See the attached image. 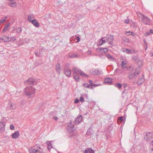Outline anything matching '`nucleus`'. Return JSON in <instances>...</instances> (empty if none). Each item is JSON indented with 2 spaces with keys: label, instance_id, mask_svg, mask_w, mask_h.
I'll use <instances>...</instances> for the list:
<instances>
[{
  "label": "nucleus",
  "instance_id": "1",
  "mask_svg": "<svg viewBox=\"0 0 153 153\" xmlns=\"http://www.w3.org/2000/svg\"><path fill=\"white\" fill-rule=\"evenodd\" d=\"M35 89L32 86H27L25 89V94L27 96H30L35 93Z\"/></svg>",
  "mask_w": 153,
  "mask_h": 153
},
{
  "label": "nucleus",
  "instance_id": "2",
  "mask_svg": "<svg viewBox=\"0 0 153 153\" xmlns=\"http://www.w3.org/2000/svg\"><path fill=\"white\" fill-rule=\"evenodd\" d=\"M72 70L73 71V75L74 74H79L80 75L86 77L88 76L87 75L85 74L83 71L78 68L73 67H72Z\"/></svg>",
  "mask_w": 153,
  "mask_h": 153
},
{
  "label": "nucleus",
  "instance_id": "3",
  "mask_svg": "<svg viewBox=\"0 0 153 153\" xmlns=\"http://www.w3.org/2000/svg\"><path fill=\"white\" fill-rule=\"evenodd\" d=\"M29 151L30 153H41L43 152V150L42 149L36 145L33 148H31Z\"/></svg>",
  "mask_w": 153,
  "mask_h": 153
},
{
  "label": "nucleus",
  "instance_id": "4",
  "mask_svg": "<svg viewBox=\"0 0 153 153\" xmlns=\"http://www.w3.org/2000/svg\"><path fill=\"white\" fill-rule=\"evenodd\" d=\"M64 73L65 75L68 77L69 78L71 76V70L70 68V64L67 63L64 67Z\"/></svg>",
  "mask_w": 153,
  "mask_h": 153
},
{
  "label": "nucleus",
  "instance_id": "5",
  "mask_svg": "<svg viewBox=\"0 0 153 153\" xmlns=\"http://www.w3.org/2000/svg\"><path fill=\"white\" fill-rule=\"evenodd\" d=\"M153 139V133L150 132H147L144 137V139L147 141L151 142Z\"/></svg>",
  "mask_w": 153,
  "mask_h": 153
},
{
  "label": "nucleus",
  "instance_id": "6",
  "mask_svg": "<svg viewBox=\"0 0 153 153\" xmlns=\"http://www.w3.org/2000/svg\"><path fill=\"white\" fill-rule=\"evenodd\" d=\"M140 14L142 17V21L144 23L146 24H148L150 22V19L149 18L146 16L144 15L141 13H140Z\"/></svg>",
  "mask_w": 153,
  "mask_h": 153
},
{
  "label": "nucleus",
  "instance_id": "7",
  "mask_svg": "<svg viewBox=\"0 0 153 153\" xmlns=\"http://www.w3.org/2000/svg\"><path fill=\"white\" fill-rule=\"evenodd\" d=\"M25 83L27 84L30 85H35L37 83L36 81V79L32 78L28 79L25 81Z\"/></svg>",
  "mask_w": 153,
  "mask_h": 153
},
{
  "label": "nucleus",
  "instance_id": "8",
  "mask_svg": "<svg viewBox=\"0 0 153 153\" xmlns=\"http://www.w3.org/2000/svg\"><path fill=\"white\" fill-rule=\"evenodd\" d=\"M82 121V117L81 115L77 117L75 120L74 123L76 125L79 124Z\"/></svg>",
  "mask_w": 153,
  "mask_h": 153
},
{
  "label": "nucleus",
  "instance_id": "9",
  "mask_svg": "<svg viewBox=\"0 0 153 153\" xmlns=\"http://www.w3.org/2000/svg\"><path fill=\"white\" fill-rule=\"evenodd\" d=\"M114 39L113 36L111 35L109 36L106 37V41H108V43L111 45L113 44Z\"/></svg>",
  "mask_w": 153,
  "mask_h": 153
},
{
  "label": "nucleus",
  "instance_id": "10",
  "mask_svg": "<svg viewBox=\"0 0 153 153\" xmlns=\"http://www.w3.org/2000/svg\"><path fill=\"white\" fill-rule=\"evenodd\" d=\"M124 52L128 54H132L136 53L137 52V51L134 49L130 50L126 48L124 50Z\"/></svg>",
  "mask_w": 153,
  "mask_h": 153
},
{
  "label": "nucleus",
  "instance_id": "11",
  "mask_svg": "<svg viewBox=\"0 0 153 153\" xmlns=\"http://www.w3.org/2000/svg\"><path fill=\"white\" fill-rule=\"evenodd\" d=\"M0 40L3 41L5 42H7L11 41V38L9 36H4L2 37H0Z\"/></svg>",
  "mask_w": 153,
  "mask_h": 153
},
{
  "label": "nucleus",
  "instance_id": "12",
  "mask_svg": "<svg viewBox=\"0 0 153 153\" xmlns=\"http://www.w3.org/2000/svg\"><path fill=\"white\" fill-rule=\"evenodd\" d=\"M104 82L105 84L111 85L112 84L113 82L111 78H106L105 79Z\"/></svg>",
  "mask_w": 153,
  "mask_h": 153
},
{
  "label": "nucleus",
  "instance_id": "13",
  "mask_svg": "<svg viewBox=\"0 0 153 153\" xmlns=\"http://www.w3.org/2000/svg\"><path fill=\"white\" fill-rule=\"evenodd\" d=\"M141 68L140 67H138L135 70V71L134 73V75L137 76L138 75H139L141 72Z\"/></svg>",
  "mask_w": 153,
  "mask_h": 153
},
{
  "label": "nucleus",
  "instance_id": "14",
  "mask_svg": "<svg viewBox=\"0 0 153 153\" xmlns=\"http://www.w3.org/2000/svg\"><path fill=\"white\" fill-rule=\"evenodd\" d=\"M9 6L11 7H14L16 6V3L15 0H11L8 3Z\"/></svg>",
  "mask_w": 153,
  "mask_h": 153
},
{
  "label": "nucleus",
  "instance_id": "15",
  "mask_svg": "<svg viewBox=\"0 0 153 153\" xmlns=\"http://www.w3.org/2000/svg\"><path fill=\"white\" fill-rule=\"evenodd\" d=\"M144 81V76L143 75L142 76L140 77L137 82V84L138 85H140L142 84Z\"/></svg>",
  "mask_w": 153,
  "mask_h": 153
},
{
  "label": "nucleus",
  "instance_id": "16",
  "mask_svg": "<svg viewBox=\"0 0 153 153\" xmlns=\"http://www.w3.org/2000/svg\"><path fill=\"white\" fill-rule=\"evenodd\" d=\"M8 107L11 109H15L16 108V107L14 103L10 102L8 104Z\"/></svg>",
  "mask_w": 153,
  "mask_h": 153
},
{
  "label": "nucleus",
  "instance_id": "17",
  "mask_svg": "<svg viewBox=\"0 0 153 153\" xmlns=\"http://www.w3.org/2000/svg\"><path fill=\"white\" fill-rule=\"evenodd\" d=\"M106 37H103L99 40V45H101L106 42Z\"/></svg>",
  "mask_w": 153,
  "mask_h": 153
},
{
  "label": "nucleus",
  "instance_id": "18",
  "mask_svg": "<svg viewBox=\"0 0 153 153\" xmlns=\"http://www.w3.org/2000/svg\"><path fill=\"white\" fill-rule=\"evenodd\" d=\"M97 51H100L101 53H105L108 52V50L106 48H100L97 49Z\"/></svg>",
  "mask_w": 153,
  "mask_h": 153
},
{
  "label": "nucleus",
  "instance_id": "19",
  "mask_svg": "<svg viewBox=\"0 0 153 153\" xmlns=\"http://www.w3.org/2000/svg\"><path fill=\"white\" fill-rule=\"evenodd\" d=\"M92 73L94 75H99L101 74V71H100L98 69H92Z\"/></svg>",
  "mask_w": 153,
  "mask_h": 153
},
{
  "label": "nucleus",
  "instance_id": "20",
  "mask_svg": "<svg viewBox=\"0 0 153 153\" xmlns=\"http://www.w3.org/2000/svg\"><path fill=\"white\" fill-rule=\"evenodd\" d=\"M19 132L18 131H16L14 133L12 134V138L13 139L16 138L19 136Z\"/></svg>",
  "mask_w": 153,
  "mask_h": 153
},
{
  "label": "nucleus",
  "instance_id": "21",
  "mask_svg": "<svg viewBox=\"0 0 153 153\" xmlns=\"http://www.w3.org/2000/svg\"><path fill=\"white\" fill-rule=\"evenodd\" d=\"M31 22L36 27H38L39 26V24L36 19L33 20Z\"/></svg>",
  "mask_w": 153,
  "mask_h": 153
},
{
  "label": "nucleus",
  "instance_id": "22",
  "mask_svg": "<svg viewBox=\"0 0 153 153\" xmlns=\"http://www.w3.org/2000/svg\"><path fill=\"white\" fill-rule=\"evenodd\" d=\"M61 69L60 65L59 63H57L56 65V71L58 74H60Z\"/></svg>",
  "mask_w": 153,
  "mask_h": 153
},
{
  "label": "nucleus",
  "instance_id": "23",
  "mask_svg": "<svg viewBox=\"0 0 153 153\" xmlns=\"http://www.w3.org/2000/svg\"><path fill=\"white\" fill-rule=\"evenodd\" d=\"M10 27V25L9 23H8L6 24L4 27V28L2 30V32H4L6 31H7L8 30V28Z\"/></svg>",
  "mask_w": 153,
  "mask_h": 153
},
{
  "label": "nucleus",
  "instance_id": "24",
  "mask_svg": "<svg viewBox=\"0 0 153 153\" xmlns=\"http://www.w3.org/2000/svg\"><path fill=\"white\" fill-rule=\"evenodd\" d=\"M51 141H48L46 142L47 146V148L49 150H50L52 148H53L51 144Z\"/></svg>",
  "mask_w": 153,
  "mask_h": 153
},
{
  "label": "nucleus",
  "instance_id": "25",
  "mask_svg": "<svg viewBox=\"0 0 153 153\" xmlns=\"http://www.w3.org/2000/svg\"><path fill=\"white\" fill-rule=\"evenodd\" d=\"M94 150L90 148H88L87 149H86L84 151V153H94Z\"/></svg>",
  "mask_w": 153,
  "mask_h": 153
},
{
  "label": "nucleus",
  "instance_id": "26",
  "mask_svg": "<svg viewBox=\"0 0 153 153\" xmlns=\"http://www.w3.org/2000/svg\"><path fill=\"white\" fill-rule=\"evenodd\" d=\"M106 56L108 58L109 60L111 61H114L115 59L113 58V57L111 55L108 54H106Z\"/></svg>",
  "mask_w": 153,
  "mask_h": 153
},
{
  "label": "nucleus",
  "instance_id": "27",
  "mask_svg": "<svg viewBox=\"0 0 153 153\" xmlns=\"http://www.w3.org/2000/svg\"><path fill=\"white\" fill-rule=\"evenodd\" d=\"M5 124L3 122H0V130L2 131L4 130Z\"/></svg>",
  "mask_w": 153,
  "mask_h": 153
},
{
  "label": "nucleus",
  "instance_id": "28",
  "mask_svg": "<svg viewBox=\"0 0 153 153\" xmlns=\"http://www.w3.org/2000/svg\"><path fill=\"white\" fill-rule=\"evenodd\" d=\"M73 78L76 81H79V74H74L73 75Z\"/></svg>",
  "mask_w": 153,
  "mask_h": 153
},
{
  "label": "nucleus",
  "instance_id": "29",
  "mask_svg": "<svg viewBox=\"0 0 153 153\" xmlns=\"http://www.w3.org/2000/svg\"><path fill=\"white\" fill-rule=\"evenodd\" d=\"M78 56V55L75 54H72L69 55V58H76Z\"/></svg>",
  "mask_w": 153,
  "mask_h": 153
},
{
  "label": "nucleus",
  "instance_id": "30",
  "mask_svg": "<svg viewBox=\"0 0 153 153\" xmlns=\"http://www.w3.org/2000/svg\"><path fill=\"white\" fill-rule=\"evenodd\" d=\"M134 76H135L134 75V74H133V72H130L129 73L128 77L129 79H132Z\"/></svg>",
  "mask_w": 153,
  "mask_h": 153
},
{
  "label": "nucleus",
  "instance_id": "31",
  "mask_svg": "<svg viewBox=\"0 0 153 153\" xmlns=\"http://www.w3.org/2000/svg\"><path fill=\"white\" fill-rule=\"evenodd\" d=\"M34 18V16L33 15H29L28 17V21L31 22V21H32L33 19Z\"/></svg>",
  "mask_w": 153,
  "mask_h": 153
},
{
  "label": "nucleus",
  "instance_id": "32",
  "mask_svg": "<svg viewBox=\"0 0 153 153\" xmlns=\"http://www.w3.org/2000/svg\"><path fill=\"white\" fill-rule=\"evenodd\" d=\"M114 86L119 89H120L121 88L122 85L120 83H116L115 84Z\"/></svg>",
  "mask_w": 153,
  "mask_h": 153
},
{
  "label": "nucleus",
  "instance_id": "33",
  "mask_svg": "<svg viewBox=\"0 0 153 153\" xmlns=\"http://www.w3.org/2000/svg\"><path fill=\"white\" fill-rule=\"evenodd\" d=\"M126 65V62H125L123 61H122V62L121 63V66L123 68H127V67L126 66H124V65Z\"/></svg>",
  "mask_w": 153,
  "mask_h": 153
},
{
  "label": "nucleus",
  "instance_id": "34",
  "mask_svg": "<svg viewBox=\"0 0 153 153\" xmlns=\"http://www.w3.org/2000/svg\"><path fill=\"white\" fill-rule=\"evenodd\" d=\"M100 85V84H93V85H91V88L92 89H93V88H94L97 86Z\"/></svg>",
  "mask_w": 153,
  "mask_h": 153
},
{
  "label": "nucleus",
  "instance_id": "35",
  "mask_svg": "<svg viewBox=\"0 0 153 153\" xmlns=\"http://www.w3.org/2000/svg\"><path fill=\"white\" fill-rule=\"evenodd\" d=\"M68 126L70 127L71 128H72L74 127V125L73 123L71 122H70L69 123L68 125Z\"/></svg>",
  "mask_w": 153,
  "mask_h": 153
},
{
  "label": "nucleus",
  "instance_id": "36",
  "mask_svg": "<svg viewBox=\"0 0 153 153\" xmlns=\"http://www.w3.org/2000/svg\"><path fill=\"white\" fill-rule=\"evenodd\" d=\"M16 30L17 33H20L21 32L22 28L21 27H19L16 29Z\"/></svg>",
  "mask_w": 153,
  "mask_h": 153
},
{
  "label": "nucleus",
  "instance_id": "37",
  "mask_svg": "<svg viewBox=\"0 0 153 153\" xmlns=\"http://www.w3.org/2000/svg\"><path fill=\"white\" fill-rule=\"evenodd\" d=\"M133 33H132V32H131L130 31H127L125 33V34L126 35H133Z\"/></svg>",
  "mask_w": 153,
  "mask_h": 153
},
{
  "label": "nucleus",
  "instance_id": "38",
  "mask_svg": "<svg viewBox=\"0 0 153 153\" xmlns=\"http://www.w3.org/2000/svg\"><path fill=\"white\" fill-rule=\"evenodd\" d=\"M83 86L85 88H89L90 85L87 83H85L83 84Z\"/></svg>",
  "mask_w": 153,
  "mask_h": 153
},
{
  "label": "nucleus",
  "instance_id": "39",
  "mask_svg": "<svg viewBox=\"0 0 153 153\" xmlns=\"http://www.w3.org/2000/svg\"><path fill=\"white\" fill-rule=\"evenodd\" d=\"M123 116L120 117L118 118V120H119L120 122H122L123 121Z\"/></svg>",
  "mask_w": 153,
  "mask_h": 153
},
{
  "label": "nucleus",
  "instance_id": "40",
  "mask_svg": "<svg viewBox=\"0 0 153 153\" xmlns=\"http://www.w3.org/2000/svg\"><path fill=\"white\" fill-rule=\"evenodd\" d=\"M151 33L150 32V30L149 31V32L145 33H144V35L145 36H148L150 35L151 34Z\"/></svg>",
  "mask_w": 153,
  "mask_h": 153
},
{
  "label": "nucleus",
  "instance_id": "41",
  "mask_svg": "<svg viewBox=\"0 0 153 153\" xmlns=\"http://www.w3.org/2000/svg\"><path fill=\"white\" fill-rule=\"evenodd\" d=\"M5 19H1L0 20V22L1 23H4L5 22L6 20L7 19V17H5Z\"/></svg>",
  "mask_w": 153,
  "mask_h": 153
},
{
  "label": "nucleus",
  "instance_id": "42",
  "mask_svg": "<svg viewBox=\"0 0 153 153\" xmlns=\"http://www.w3.org/2000/svg\"><path fill=\"white\" fill-rule=\"evenodd\" d=\"M79 100L82 102H84V98L82 96H81L79 99Z\"/></svg>",
  "mask_w": 153,
  "mask_h": 153
},
{
  "label": "nucleus",
  "instance_id": "43",
  "mask_svg": "<svg viewBox=\"0 0 153 153\" xmlns=\"http://www.w3.org/2000/svg\"><path fill=\"white\" fill-rule=\"evenodd\" d=\"M35 55L36 56L39 57L40 56V53H38L37 52H36L35 53Z\"/></svg>",
  "mask_w": 153,
  "mask_h": 153
},
{
  "label": "nucleus",
  "instance_id": "44",
  "mask_svg": "<svg viewBox=\"0 0 153 153\" xmlns=\"http://www.w3.org/2000/svg\"><path fill=\"white\" fill-rule=\"evenodd\" d=\"M10 128L12 130H13L15 129V127L13 125H10Z\"/></svg>",
  "mask_w": 153,
  "mask_h": 153
},
{
  "label": "nucleus",
  "instance_id": "45",
  "mask_svg": "<svg viewBox=\"0 0 153 153\" xmlns=\"http://www.w3.org/2000/svg\"><path fill=\"white\" fill-rule=\"evenodd\" d=\"M91 129L90 128H89L87 131V134H91Z\"/></svg>",
  "mask_w": 153,
  "mask_h": 153
},
{
  "label": "nucleus",
  "instance_id": "46",
  "mask_svg": "<svg viewBox=\"0 0 153 153\" xmlns=\"http://www.w3.org/2000/svg\"><path fill=\"white\" fill-rule=\"evenodd\" d=\"M124 22L126 24H128L129 23V20L128 19H126L124 21Z\"/></svg>",
  "mask_w": 153,
  "mask_h": 153
},
{
  "label": "nucleus",
  "instance_id": "47",
  "mask_svg": "<svg viewBox=\"0 0 153 153\" xmlns=\"http://www.w3.org/2000/svg\"><path fill=\"white\" fill-rule=\"evenodd\" d=\"M76 38L77 40V42H79L80 41V38L79 36H77Z\"/></svg>",
  "mask_w": 153,
  "mask_h": 153
},
{
  "label": "nucleus",
  "instance_id": "48",
  "mask_svg": "<svg viewBox=\"0 0 153 153\" xmlns=\"http://www.w3.org/2000/svg\"><path fill=\"white\" fill-rule=\"evenodd\" d=\"M79 100L78 99H75L74 102L76 103H79Z\"/></svg>",
  "mask_w": 153,
  "mask_h": 153
},
{
  "label": "nucleus",
  "instance_id": "49",
  "mask_svg": "<svg viewBox=\"0 0 153 153\" xmlns=\"http://www.w3.org/2000/svg\"><path fill=\"white\" fill-rule=\"evenodd\" d=\"M137 57L136 56H134L132 57V59L134 60H136L137 59Z\"/></svg>",
  "mask_w": 153,
  "mask_h": 153
},
{
  "label": "nucleus",
  "instance_id": "50",
  "mask_svg": "<svg viewBox=\"0 0 153 153\" xmlns=\"http://www.w3.org/2000/svg\"><path fill=\"white\" fill-rule=\"evenodd\" d=\"M12 40L13 41H14L16 40V37H15V36H13V37H12Z\"/></svg>",
  "mask_w": 153,
  "mask_h": 153
},
{
  "label": "nucleus",
  "instance_id": "51",
  "mask_svg": "<svg viewBox=\"0 0 153 153\" xmlns=\"http://www.w3.org/2000/svg\"><path fill=\"white\" fill-rule=\"evenodd\" d=\"M89 82L90 84L91 85H93V82L91 80H90L89 81Z\"/></svg>",
  "mask_w": 153,
  "mask_h": 153
},
{
  "label": "nucleus",
  "instance_id": "52",
  "mask_svg": "<svg viewBox=\"0 0 153 153\" xmlns=\"http://www.w3.org/2000/svg\"><path fill=\"white\" fill-rule=\"evenodd\" d=\"M127 85L126 84H124L123 85V87L124 88H125L127 87Z\"/></svg>",
  "mask_w": 153,
  "mask_h": 153
},
{
  "label": "nucleus",
  "instance_id": "53",
  "mask_svg": "<svg viewBox=\"0 0 153 153\" xmlns=\"http://www.w3.org/2000/svg\"><path fill=\"white\" fill-rule=\"evenodd\" d=\"M53 119L55 120H57L58 118L57 117H53Z\"/></svg>",
  "mask_w": 153,
  "mask_h": 153
},
{
  "label": "nucleus",
  "instance_id": "54",
  "mask_svg": "<svg viewBox=\"0 0 153 153\" xmlns=\"http://www.w3.org/2000/svg\"><path fill=\"white\" fill-rule=\"evenodd\" d=\"M4 138H5L7 139H9V137L8 136H5L4 137Z\"/></svg>",
  "mask_w": 153,
  "mask_h": 153
},
{
  "label": "nucleus",
  "instance_id": "55",
  "mask_svg": "<svg viewBox=\"0 0 153 153\" xmlns=\"http://www.w3.org/2000/svg\"><path fill=\"white\" fill-rule=\"evenodd\" d=\"M150 32H151V33H153V29H151L150 30Z\"/></svg>",
  "mask_w": 153,
  "mask_h": 153
},
{
  "label": "nucleus",
  "instance_id": "56",
  "mask_svg": "<svg viewBox=\"0 0 153 153\" xmlns=\"http://www.w3.org/2000/svg\"><path fill=\"white\" fill-rule=\"evenodd\" d=\"M151 153H153V149H152L151 150Z\"/></svg>",
  "mask_w": 153,
  "mask_h": 153
},
{
  "label": "nucleus",
  "instance_id": "57",
  "mask_svg": "<svg viewBox=\"0 0 153 153\" xmlns=\"http://www.w3.org/2000/svg\"><path fill=\"white\" fill-rule=\"evenodd\" d=\"M151 56H153V53H151Z\"/></svg>",
  "mask_w": 153,
  "mask_h": 153
}]
</instances>
